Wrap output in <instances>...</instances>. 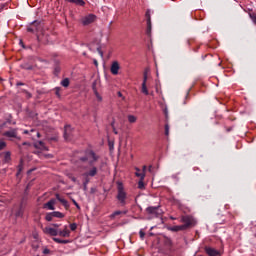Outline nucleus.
<instances>
[{
	"mask_svg": "<svg viewBox=\"0 0 256 256\" xmlns=\"http://www.w3.org/2000/svg\"><path fill=\"white\" fill-rule=\"evenodd\" d=\"M80 161L86 162L89 166H92L99 161V155L92 150H87L85 152V156L80 158Z\"/></svg>",
	"mask_w": 256,
	"mask_h": 256,
	"instance_id": "obj_1",
	"label": "nucleus"
},
{
	"mask_svg": "<svg viewBox=\"0 0 256 256\" xmlns=\"http://www.w3.org/2000/svg\"><path fill=\"white\" fill-rule=\"evenodd\" d=\"M118 201L122 205H125V200L127 199V193L125 192V189L123 188V183L118 182V195H117Z\"/></svg>",
	"mask_w": 256,
	"mask_h": 256,
	"instance_id": "obj_2",
	"label": "nucleus"
},
{
	"mask_svg": "<svg viewBox=\"0 0 256 256\" xmlns=\"http://www.w3.org/2000/svg\"><path fill=\"white\" fill-rule=\"evenodd\" d=\"M42 229L46 235H50L51 237H57V235H59V228H51L49 226H46Z\"/></svg>",
	"mask_w": 256,
	"mask_h": 256,
	"instance_id": "obj_3",
	"label": "nucleus"
},
{
	"mask_svg": "<svg viewBox=\"0 0 256 256\" xmlns=\"http://www.w3.org/2000/svg\"><path fill=\"white\" fill-rule=\"evenodd\" d=\"M146 212L148 215H154V217H158V215H161V209L160 206H149L146 208Z\"/></svg>",
	"mask_w": 256,
	"mask_h": 256,
	"instance_id": "obj_4",
	"label": "nucleus"
},
{
	"mask_svg": "<svg viewBox=\"0 0 256 256\" xmlns=\"http://www.w3.org/2000/svg\"><path fill=\"white\" fill-rule=\"evenodd\" d=\"M141 93H143V95H149V89H147V70L144 71V74H143Z\"/></svg>",
	"mask_w": 256,
	"mask_h": 256,
	"instance_id": "obj_5",
	"label": "nucleus"
},
{
	"mask_svg": "<svg viewBox=\"0 0 256 256\" xmlns=\"http://www.w3.org/2000/svg\"><path fill=\"white\" fill-rule=\"evenodd\" d=\"M97 175V168L95 165L89 166L88 171L83 174L84 177H95Z\"/></svg>",
	"mask_w": 256,
	"mask_h": 256,
	"instance_id": "obj_6",
	"label": "nucleus"
},
{
	"mask_svg": "<svg viewBox=\"0 0 256 256\" xmlns=\"http://www.w3.org/2000/svg\"><path fill=\"white\" fill-rule=\"evenodd\" d=\"M119 69H121V66L119 65L118 61H114L111 64L110 71L112 75H119Z\"/></svg>",
	"mask_w": 256,
	"mask_h": 256,
	"instance_id": "obj_7",
	"label": "nucleus"
},
{
	"mask_svg": "<svg viewBox=\"0 0 256 256\" xmlns=\"http://www.w3.org/2000/svg\"><path fill=\"white\" fill-rule=\"evenodd\" d=\"M205 251L208 256H221V252L215 248L205 247Z\"/></svg>",
	"mask_w": 256,
	"mask_h": 256,
	"instance_id": "obj_8",
	"label": "nucleus"
},
{
	"mask_svg": "<svg viewBox=\"0 0 256 256\" xmlns=\"http://www.w3.org/2000/svg\"><path fill=\"white\" fill-rule=\"evenodd\" d=\"M93 21H95V15L89 14L88 16L82 18V25H91Z\"/></svg>",
	"mask_w": 256,
	"mask_h": 256,
	"instance_id": "obj_9",
	"label": "nucleus"
},
{
	"mask_svg": "<svg viewBox=\"0 0 256 256\" xmlns=\"http://www.w3.org/2000/svg\"><path fill=\"white\" fill-rule=\"evenodd\" d=\"M57 203V200L51 199L47 203L44 204V209H48L49 211H55V204Z\"/></svg>",
	"mask_w": 256,
	"mask_h": 256,
	"instance_id": "obj_10",
	"label": "nucleus"
},
{
	"mask_svg": "<svg viewBox=\"0 0 256 256\" xmlns=\"http://www.w3.org/2000/svg\"><path fill=\"white\" fill-rule=\"evenodd\" d=\"M4 137H9L10 139H17V129H10L4 132Z\"/></svg>",
	"mask_w": 256,
	"mask_h": 256,
	"instance_id": "obj_11",
	"label": "nucleus"
},
{
	"mask_svg": "<svg viewBox=\"0 0 256 256\" xmlns=\"http://www.w3.org/2000/svg\"><path fill=\"white\" fill-rule=\"evenodd\" d=\"M189 227L188 225H181V226H167L168 231H185Z\"/></svg>",
	"mask_w": 256,
	"mask_h": 256,
	"instance_id": "obj_12",
	"label": "nucleus"
},
{
	"mask_svg": "<svg viewBox=\"0 0 256 256\" xmlns=\"http://www.w3.org/2000/svg\"><path fill=\"white\" fill-rule=\"evenodd\" d=\"M161 241L169 249H171V247H173V241L171 240V238H169L167 236H162Z\"/></svg>",
	"mask_w": 256,
	"mask_h": 256,
	"instance_id": "obj_13",
	"label": "nucleus"
},
{
	"mask_svg": "<svg viewBox=\"0 0 256 256\" xmlns=\"http://www.w3.org/2000/svg\"><path fill=\"white\" fill-rule=\"evenodd\" d=\"M59 237H70L71 231L69 228L65 227L63 230L58 229Z\"/></svg>",
	"mask_w": 256,
	"mask_h": 256,
	"instance_id": "obj_14",
	"label": "nucleus"
},
{
	"mask_svg": "<svg viewBox=\"0 0 256 256\" xmlns=\"http://www.w3.org/2000/svg\"><path fill=\"white\" fill-rule=\"evenodd\" d=\"M66 3H72L73 5H78L79 7H85V0H64Z\"/></svg>",
	"mask_w": 256,
	"mask_h": 256,
	"instance_id": "obj_15",
	"label": "nucleus"
},
{
	"mask_svg": "<svg viewBox=\"0 0 256 256\" xmlns=\"http://www.w3.org/2000/svg\"><path fill=\"white\" fill-rule=\"evenodd\" d=\"M35 149H40L41 151H47V146H45V143L43 141H38L34 143Z\"/></svg>",
	"mask_w": 256,
	"mask_h": 256,
	"instance_id": "obj_16",
	"label": "nucleus"
},
{
	"mask_svg": "<svg viewBox=\"0 0 256 256\" xmlns=\"http://www.w3.org/2000/svg\"><path fill=\"white\" fill-rule=\"evenodd\" d=\"M56 199L60 203H62V205L65 207V209H69V202L65 198L61 197L59 194H56Z\"/></svg>",
	"mask_w": 256,
	"mask_h": 256,
	"instance_id": "obj_17",
	"label": "nucleus"
},
{
	"mask_svg": "<svg viewBox=\"0 0 256 256\" xmlns=\"http://www.w3.org/2000/svg\"><path fill=\"white\" fill-rule=\"evenodd\" d=\"M23 212V206H20L13 211L16 218L23 217Z\"/></svg>",
	"mask_w": 256,
	"mask_h": 256,
	"instance_id": "obj_18",
	"label": "nucleus"
},
{
	"mask_svg": "<svg viewBox=\"0 0 256 256\" xmlns=\"http://www.w3.org/2000/svg\"><path fill=\"white\" fill-rule=\"evenodd\" d=\"M53 241L55 243H59L60 245H67V243H69V240H63L60 238H53Z\"/></svg>",
	"mask_w": 256,
	"mask_h": 256,
	"instance_id": "obj_19",
	"label": "nucleus"
},
{
	"mask_svg": "<svg viewBox=\"0 0 256 256\" xmlns=\"http://www.w3.org/2000/svg\"><path fill=\"white\" fill-rule=\"evenodd\" d=\"M52 216H53V218L56 217V219H63V217H65V215L63 213L58 212V211L52 212Z\"/></svg>",
	"mask_w": 256,
	"mask_h": 256,
	"instance_id": "obj_20",
	"label": "nucleus"
},
{
	"mask_svg": "<svg viewBox=\"0 0 256 256\" xmlns=\"http://www.w3.org/2000/svg\"><path fill=\"white\" fill-rule=\"evenodd\" d=\"M136 173H135V175H136V177H140V179H141V181H143V179H145V172H139V171H141L139 168H136Z\"/></svg>",
	"mask_w": 256,
	"mask_h": 256,
	"instance_id": "obj_21",
	"label": "nucleus"
},
{
	"mask_svg": "<svg viewBox=\"0 0 256 256\" xmlns=\"http://www.w3.org/2000/svg\"><path fill=\"white\" fill-rule=\"evenodd\" d=\"M119 215H123V212L122 211H115L114 213H112L110 215V219H116V217H119Z\"/></svg>",
	"mask_w": 256,
	"mask_h": 256,
	"instance_id": "obj_22",
	"label": "nucleus"
},
{
	"mask_svg": "<svg viewBox=\"0 0 256 256\" xmlns=\"http://www.w3.org/2000/svg\"><path fill=\"white\" fill-rule=\"evenodd\" d=\"M128 121L129 123H136L137 117L135 115H128Z\"/></svg>",
	"mask_w": 256,
	"mask_h": 256,
	"instance_id": "obj_23",
	"label": "nucleus"
},
{
	"mask_svg": "<svg viewBox=\"0 0 256 256\" xmlns=\"http://www.w3.org/2000/svg\"><path fill=\"white\" fill-rule=\"evenodd\" d=\"M97 85H99V80H94L92 83V90L93 92H97Z\"/></svg>",
	"mask_w": 256,
	"mask_h": 256,
	"instance_id": "obj_24",
	"label": "nucleus"
},
{
	"mask_svg": "<svg viewBox=\"0 0 256 256\" xmlns=\"http://www.w3.org/2000/svg\"><path fill=\"white\" fill-rule=\"evenodd\" d=\"M249 17L254 25H256V13H249Z\"/></svg>",
	"mask_w": 256,
	"mask_h": 256,
	"instance_id": "obj_25",
	"label": "nucleus"
},
{
	"mask_svg": "<svg viewBox=\"0 0 256 256\" xmlns=\"http://www.w3.org/2000/svg\"><path fill=\"white\" fill-rule=\"evenodd\" d=\"M62 87H69V78H65L61 81Z\"/></svg>",
	"mask_w": 256,
	"mask_h": 256,
	"instance_id": "obj_26",
	"label": "nucleus"
},
{
	"mask_svg": "<svg viewBox=\"0 0 256 256\" xmlns=\"http://www.w3.org/2000/svg\"><path fill=\"white\" fill-rule=\"evenodd\" d=\"M146 18H147V25H150V23H151V12L149 10L146 12Z\"/></svg>",
	"mask_w": 256,
	"mask_h": 256,
	"instance_id": "obj_27",
	"label": "nucleus"
},
{
	"mask_svg": "<svg viewBox=\"0 0 256 256\" xmlns=\"http://www.w3.org/2000/svg\"><path fill=\"white\" fill-rule=\"evenodd\" d=\"M94 95H95L97 101H99V102L103 101V97L101 96V94H99L98 91L94 92Z\"/></svg>",
	"mask_w": 256,
	"mask_h": 256,
	"instance_id": "obj_28",
	"label": "nucleus"
},
{
	"mask_svg": "<svg viewBox=\"0 0 256 256\" xmlns=\"http://www.w3.org/2000/svg\"><path fill=\"white\" fill-rule=\"evenodd\" d=\"M46 221H53V212H51V213H48L47 215H46Z\"/></svg>",
	"mask_w": 256,
	"mask_h": 256,
	"instance_id": "obj_29",
	"label": "nucleus"
},
{
	"mask_svg": "<svg viewBox=\"0 0 256 256\" xmlns=\"http://www.w3.org/2000/svg\"><path fill=\"white\" fill-rule=\"evenodd\" d=\"M42 253L43 255H49L51 253V250L47 247H44Z\"/></svg>",
	"mask_w": 256,
	"mask_h": 256,
	"instance_id": "obj_30",
	"label": "nucleus"
},
{
	"mask_svg": "<svg viewBox=\"0 0 256 256\" xmlns=\"http://www.w3.org/2000/svg\"><path fill=\"white\" fill-rule=\"evenodd\" d=\"M5 147H7V143H5L4 141H0V151H3Z\"/></svg>",
	"mask_w": 256,
	"mask_h": 256,
	"instance_id": "obj_31",
	"label": "nucleus"
},
{
	"mask_svg": "<svg viewBox=\"0 0 256 256\" xmlns=\"http://www.w3.org/2000/svg\"><path fill=\"white\" fill-rule=\"evenodd\" d=\"M139 235H140V239H145V230H140L139 232Z\"/></svg>",
	"mask_w": 256,
	"mask_h": 256,
	"instance_id": "obj_32",
	"label": "nucleus"
},
{
	"mask_svg": "<svg viewBox=\"0 0 256 256\" xmlns=\"http://www.w3.org/2000/svg\"><path fill=\"white\" fill-rule=\"evenodd\" d=\"M165 135L166 137H169V124L165 125Z\"/></svg>",
	"mask_w": 256,
	"mask_h": 256,
	"instance_id": "obj_33",
	"label": "nucleus"
},
{
	"mask_svg": "<svg viewBox=\"0 0 256 256\" xmlns=\"http://www.w3.org/2000/svg\"><path fill=\"white\" fill-rule=\"evenodd\" d=\"M67 131H69V127L68 126L65 127V132H64L65 139H69V135L67 134Z\"/></svg>",
	"mask_w": 256,
	"mask_h": 256,
	"instance_id": "obj_34",
	"label": "nucleus"
},
{
	"mask_svg": "<svg viewBox=\"0 0 256 256\" xmlns=\"http://www.w3.org/2000/svg\"><path fill=\"white\" fill-rule=\"evenodd\" d=\"M146 33L147 35H150L151 34V22H150V25L147 24V30H146Z\"/></svg>",
	"mask_w": 256,
	"mask_h": 256,
	"instance_id": "obj_35",
	"label": "nucleus"
},
{
	"mask_svg": "<svg viewBox=\"0 0 256 256\" xmlns=\"http://www.w3.org/2000/svg\"><path fill=\"white\" fill-rule=\"evenodd\" d=\"M4 155H5L6 161L9 160V159H11V152H5Z\"/></svg>",
	"mask_w": 256,
	"mask_h": 256,
	"instance_id": "obj_36",
	"label": "nucleus"
},
{
	"mask_svg": "<svg viewBox=\"0 0 256 256\" xmlns=\"http://www.w3.org/2000/svg\"><path fill=\"white\" fill-rule=\"evenodd\" d=\"M114 147H115V144L110 141V142H109L110 151H113Z\"/></svg>",
	"mask_w": 256,
	"mask_h": 256,
	"instance_id": "obj_37",
	"label": "nucleus"
},
{
	"mask_svg": "<svg viewBox=\"0 0 256 256\" xmlns=\"http://www.w3.org/2000/svg\"><path fill=\"white\" fill-rule=\"evenodd\" d=\"M89 184V180H86L83 185H84V191H87V185Z\"/></svg>",
	"mask_w": 256,
	"mask_h": 256,
	"instance_id": "obj_38",
	"label": "nucleus"
},
{
	"mask_svg": "<svg viewBox=\"0 0 256 256\" xmlns=\"http://www.w3.org/2000/svg\"><path fill=\"white\" fill-rule=\"evenodd\" d=\"M70 229H71V231H76L77 230V225H71Z\"/></svg>",
	"mask_w": 256,
	"mask_h": 256,
	"instance_id": "obj_39",
	"label": "nucleus"
},
{
	"mask_svg": "<svg viewBox=\"0 0 256 256\" xmlns=\"http://www.w3.org/2000/svg\"><path fill=\"white\" fill-rule=\"evenodd\" d=\"M139 189H143V180L139 181Z\"/></svg>",
	"mask_w": 256,
	"mask_h": 256,
	"instance_id": "obj_40",
	"label": "nucleus"
},
{
	"mask_svg": "<svg viewBox=\"0 0 256 256\" xmlns=\"http://www.w3.org/2000/svg\"><path fill=\"white\" fill-rule=\"evenodd\" d=\"M73 203L77 207V209H79V204L77 203V201L73 200Z\"/></svg>",
	"mask_w": 256,
	"mask_h": 256,
	"instance_id": "obj_41",
	"label": "nucleus"
},
{
	"mask_svg": "<svg viewBox=\"0 0 256 256\" xmlns=\"http://www.w3.org/2000/svg\"><path fill=\"white\" fill-rule=\"evenodd\" d=\"M70 179H71V181H73L74 183H75V181H77V178H75V177H71Z\"/></svg>",
	"mask_w": 256,
	"mask_h": 256,
	"instance_id": "obj_42",
	"label": "nucleus"
},
{
	"mask_svg": "<svg viewBox=\"0 0 256 256\" xmlns=\"http://www.w3.org/2000/svg\"><path fill=\"white\" fill-rule=\"evenodd\" d=\"M24 135H29V130H24Z\"/></svg>",
	"mask_w": 256,
	"mask_h": 256,
	"instance_id": "obj_43",
	"label": "nucleus"
},
{
	"mask_svg": "<svg viewBox=\"0 0 256 256\" xmlns=\"http://www.w3.org/2000/svg\"><path fill=\"white\" fill-rule=\"evenodd\" d=\"M23 145H28V147H31V144L27 142H24Z\"/></svg>",
	"mask_w": 256,
	"mask_h": 256,
	"instance_id": "obj_44",
	"label": "nucleus"
},
{
	"mask_svg": "<svg viewBox=\"0 0 256 256\" xmlns=\"http://www.w3.org/2000/svg\"><path fill=\"white\" fill-rule=\"evenodd\" d=\"M145 171H147V166H143V173H145Z\"/></svg>",
	"mask_w": 256,
	"mask_h": 256,
	"instance_id": "obj_45",
	"label": "nucleus"
},
{
	"mask_svg": "<svg viewBox=\"0 0 256 256\" xmlns=\"http://www.w3.org/2000/svg\"><path fill=\"white\" fill-rule=\"evenodd\" d=\"M153 235H155L153 232H149L150 237H153Z\"/></svg>",
	"mask_w": 256,
	"mask_h": 256,
	"instance_id": "obj_46",
	"label": "nucleus"
},
{
	"mask_svg": "<svg viewBox=\"0 0 256 256\" xmlns=\"http://www.w3.org/2000/svg\"><path fill=\"white\" fill-rule=\"evenodd\" d=\"M94 65L97 67V65H99L98 64V62H97V60H94Z\"/></svg>",
	"mask_w": 256,
	"mask_h": 256,
	"instance_id": "obj_47",
	"label": "nucleus"
},
{
	"mask_svg": "<svg viewBox=\"0 0 256 256\" xmlns=\"http://www.w3.org/2000/svg\"><path fill=\"white\" fill-rule=\"evenodd\" d=\"M32 247H34L35 249H37V248L39 247V245H36V246H35V244H33Z\"/></svg>",
	"mask_w": 256,
	"mask_h": 256,
	"instance_id": "obj_48",
	"label": "nucleus"
},
{
	"mask_svg": "<svg viewBox=\"0 0 256 256\" xmlns=\"http://www.w3.org/2000/svg\"><path fill=\"white\" fill-rule=\"evenodd\" d=\"M99 54L101 57H103V52H101V50H99Z\"/></svg>",
	"mask_w": 256,
	"mask_h": 256,
	"instance_id": "obj_49",
	"label": "nucleus"
},
{
	"mask_svg": "<svg viewBox=\"0 0 256 256\" xmlns=\"http://www.w3.org/2000/svg\"><path fill=\"white\" fill-rule=\"evenodd\" d=\"M153 229H155V226H152V227L150 228V231H153Z\"/></svg>",
	"mask_w": 256,
	"mask_h": 256,
	"instance_id": "obj_50",
	"label": "nucleus"
},
{
	"mask_svg": "<svg viewBox=\"0 0 256 256\" xmlns=\"http://www.w3.org/2000/svg\"><path fill=\"white\" fill-rule=\"evenodd\" d=\"M46 157H53V155H51V154H47V155H46Z\"/></svg>",
	"mask_w": 256,
	"mask_h": 256,
	"instance_id": "obj_51",
	"label": "nucleus"
},
{
	"mask_svg": "<svg viewBox=\"0 0 256 256\" xmlns=\"http://www.w3.org/2000/svg\"><path fill=\"white\" fill-rule=\"evenodd\" d=\"M36 135H37V137H40V134H39V132H36Z\"/></svg>",
	"mask_w": 256,
	"mask_h": 256,
	"instance_id": "obj_52",
	"label": "nucleus"
},
{
	"mask_svg": "<svg viewBox=\"0 0 256 256\" xmlns=\"http://www.w3.org/2000/svg\"><path fill=\"white\" fill-rule=\"evenodd\" d=\"M28 31H33V29H31V28H28Z\"/></svg>",
	"mask_w": 256,
	"mask_h": 256,
	"instance_id": "obj_53",
	"label": "nucleus"
},
{
	"mask_svg": "<svg viewBox=\"0 0 256 256\" xmlns=\"http://www.w3.org/2000/svg\"><path fill=\"white\" fill-rule=\"evenodd\" d=\"M119 97H121V92L118 93Z\"/></svg>",
	"mask_w": 256,
	"mask_h": 256,
	"instance_id": "obj_54",
	"label": "nucleus"
},
{
	"mask_svg": "<svg viewBox=\"0 0 256 256\" xmlns=\"http://www.w3.org/2000/svg\"><path fill=\"white\" fill-rule=\"evenodd\" d=\"M34 131H35V130H33V129H32V130H30V132H31V133H33Z\"/></svg>",
	"mask_w": 256,
	"mask_h": 256,
	"instance_id": "obj_55",
	"label": "nucleus"
},
{
	"mask_svg": "<svg viewBox=\"0 0 256 256\" xmlns=\"http://www.w3.org/2000/svg\"><path fill=\"white\" fill-rule=\"evenodd\" d=\"M114 133L117 135V130H114Z\"/></svg>",
	"mask_w": 256,
	"mask_h": 256,
	"instance_id": "obj_56",
	"label": "nucleus"
},
{
	"mask_svg": "<svg viewBox=\"0 0 256 256\" xmlns=\"http://www.w3.org/2000/svg\"><path fill=\"white\" fill-rule=\"evenodd\" d=\"M150 95H152V96H153V92H151V93H150Z\"/></svg>",
	"mask_w": 256,
	"mask_h": 256,
	"instance_id": "obj_57",
	"label": "nucleus"
},
{
	"mask_svg": "<svg viewBox=\"0 0 256 256\" xmlns=\"http://www.w3.org/2000/svg\"><path fill=\"white\" fill-rule=\"evenodd\" d=\"M149 171H151V166L149 167Z\"/></svg>",
	"mask_w": 256,
	"mask_h": 256,
	"instance_id": "obj_58",
	"label": "nucleus"
},
{
	"mask_svg": "<svg viewBox=\"0 0 256 256\" xmlns=\"http://www.w3.org/2000/svg\"><path fill=\"white\" fill-rule=\"evenodd\" d=\"M72 225H75V223H72Z\"/></svg>",
	"mask_w": 256,
	"mask_h": 256,
	"instance_id": "obj_59",
	"label": "nucleus"
}]
</instances>
